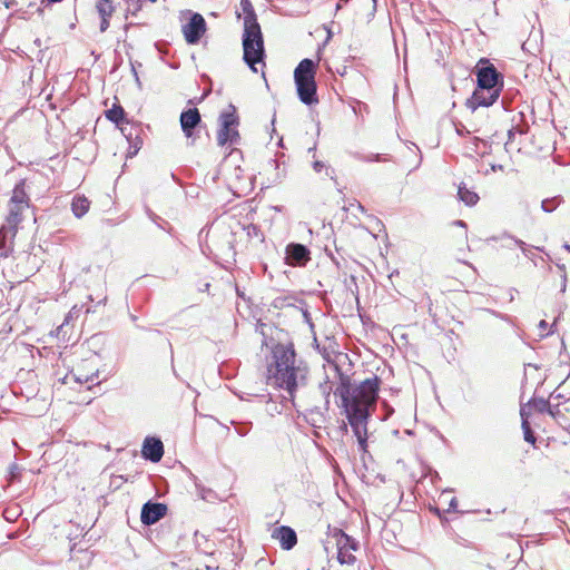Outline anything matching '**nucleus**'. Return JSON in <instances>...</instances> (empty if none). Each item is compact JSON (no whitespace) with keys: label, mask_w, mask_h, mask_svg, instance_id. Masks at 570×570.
<instances>
[{"label":"nucleus","mask_w":570,"mask_h":570,"mask_svg":"<svg viewBox=\"0 0 570 570\" xmlns=\"http://www.w3.org/2000/svg\"><path fill=\"white\" fill-rule=\"evenodd\" d=\"M3 4H4V7H6L7 9H9V8H11V6L13 4V1H8V0H6V1H3Z\"/></svg>","instance_id":"nucleus-46"},{"label":"nucleus","mask_w":570,"mask_h":570,"mask_svg":"<svg viewBox=\"0 0 570 570\" xmlns=\"http://www.w3.org/2000/svg\"><path fill=\"white\" fill-rule=\"evenodd\" d=\"M539 328L541 331H546L548 328V323L544 320L540 321Z\"/></svg>","instance_id":"nucleus-39"},{"label":"nucleus","mask_w":570,"mask_h":570,"mask_svg":"<svg viewBox=\"0 0 570 570\" xmlns=\"http://www.w3.org/2000/svg\"><path fill=\"white\" fill-rule=\"evenodd\" d=\"M167 513V505L160 502H146L141 508L140 520L145 525H151L163 519Z\"/></svg>","instance_id":"nucleus-10"},{"label":"nucleus","mask_w":570,"mask_h":570,"mask_svg":"<svg viewBox=\"0 0 570 570\" xmlns=\"http://www.w3.org/2000/svg\"><path fill=\"white\" fill-rule=\"evenodd\" d=\"M22 469L18 464H12L9 469L8 481L9 483L14 482L21 475Z\"/></svg>","instance_id":"nucleus-27"},{"label":"nucleus","mask_w":570,"mask_h":570,"mask_svg":"<svg viewBox=\"0 0 570 570\" xmlns=\"http://www.w3.org/2000/svg\"><path fill=\"white\" fill-rule=\"evenodd\" d=\"M508 137H509V140L505 142V147L509 145V141L514 137V131L513 129H510L508 131Z\"/></svg>","instance_id":"nucleus-41"},{"label":"nucleus","mask_w":570,"mask_h":570,"mask_svg":"<svg viewBox=\"0 0 570 570\" xmlns=\"http://www.w3.org/2000/svg\"><path fill=\"white\" fill-rule=\"evenodd\" d=\"M520 415L522 419V430H523V434H524V440L531 444H534L535 438L530 428V423L528 421V414L525 413V410L523 407H521Z\"/></svg>","instance_id":"nucleus-21"},{"label":"nucleus","mask_w":570,"mask_h":570,"mask_svg":"<svg viewBox=\"0 0 570 570\" xmlns=\"http://www.w3.org/2000/svg\"><path fill=\"white\" fill-rule=\"evenodd\" d=\"M76 380L82 382V379L80 376H77Z\"/></svg>","instance_id":"nucleus-54"},{"label":"nucleus","mask_w":570,"mask_h":570,"mask_svg":"<svg viewBox=\"0 0 570 570\" xmlns=\"http://www.w3.org/2000/svg\"><path fill=\"white\" fill-rule=\"evenodd\" d=\"M82 311V306L78 307V306H73L69 313L66 315L65 317V321L63 323L58 327V333L57 335H61L63 338L65 336L68 334V327H69V323L73 320V318H78L80 313Z\"/></svg>","instance_id":"nucleus-18"},{"label":"nucleus","mask_w":570,"mask_h":570,"mask_svg":"<svg viewBox=\"0 0 570 570\" xmlns=\"http://www.w3.org/2000/svg\"><path fill=\"white\" fill-rule=\"evenodd\" d=\"M101 18V21H100V31L101 32H105L108 28H109V18L110 17H100Z\"/></svg>","instance_id":"nucleus-33"},{"label":"nucleus","mask_w":570,"mask_h":570,"mask_svg":"<svg viewBox=\"0 0 570 570\" xmlns=\"http://www.w3.org/2000/svg\"><path fill=\"white\" fill-rule=\"evenodd\" d=\"M170 355H171V361L174 360V352H173V348L170 347Z\"/></svg>","instance_id":"nucleus-52"},{"label":"nucleus","mask_w":570,"mask_h":570,"mask_svg":"<svg viewBox=\"0 0 570 570\" xmlns=\"http://www.w3.org/2000/svg\"><path fill=\"white\" fill-rule=\"evenodd\" d=\"M233 424L235 425V431L238 435L240 436H245L249 433L250 431V423H235L233 422Z\"/></svg>","instance_id":"nucleus-28"},{"label":"nucleus","mask_w":570,"mask_h":570,"mask_svg":"<svg viewBox=\"0 0 570 570\" xmlns=\"http://www.w3.org/2000/svg\"><path fill=\"white\" fill-rule=\"evenodd\" d=\"M11 233L12 236L16 234V229L14 228H9V225L7 226H2L0 228V247H3L4 246V239L7 237V235Z\"/></svg>","instance_id":"nucleus-29"},{"label":"nucleus","mask_w":570,"mask_h":570,"mask_svg":"<svg viewBox=\"0 0 570 570\" xmlns=\"http://www.w3.org/2000/svg\"><path fill=\"white\" fill-rule=\"evenodd\" d=\"M550 404H551L550 400H544V399H533L530 402V405H532L534 407V410L539 413H549Z\"/></svg>","instance_id":"nucleus-25"},{"label":"nucleus","mask_w":570,"mask_h":570,"mask_svg":"<svg viewBox=\"0 0 570 570\" xmlns=\"http://www.w3.org/2000/svg\"><path fill=\"white\" fill-rule=\"evenodd\" d=\"M507 237L509 239L513 240L514 244H517L521 248V250L524 254V256L530 257V250L528 248V245L523 240L517 239V238H514L512 236H509V235H507Z\"/></svg>","instance_id":"nucleus-30"},{"label":"nucleus","mask_w":570,"mask_h":570,"mask_svg":"<svg viewBox=\"0 0 570 570\" xmlns=\"http://www.w3.org/2000/svg\"><path fill=\"white\" fill-rule=\"evenodd\" d=\"M340 9H341V4H340V3H337V4H336V10H340Z\"/></svg>","instance_id":"nucleus-55"},{"label":"nucleus","mask_w":570,"mask_h":570,"mask_svg":"<svg viewBox=\"0 0 570 570\" xmlns=\"http://www.w3.org/2000/svg\"><path fill=\"white\" fill-rule=\"evenodd\" d=\"M244 11V33H243V59L253 72H257V65L265 66V48L261 26L256 13L249 0H240Z\"/></svg>","instance_id":"nucleus-3"},{"label":"nucleus","mask_w":570,"mask_h":570,"mask_svg":"<svg viewBox=\"0 0 570 570\" xmlns=\"http://www.w3.org/2000/svg\"><path fill=\"white\" fill-rule=\"evenodd\" d=\"M141 454L153 463L159 462L164 455V444L160 439L147 436L142 443Z\"/></svg>","instance_id":"nucleus-12"},{"label":"nucleus","mask_w":570,"mask_h":570,"mask_svg":"<svg viewBox=\"0 0 570 570\" xmlns=\"http://www.w3.org/2000/svg\"><path fill=\"white\" fill-rule=\"evenodd\" d=\"M90 207V202L87 197L77 195L71 203V210L77 218H81Z\"/></svg>","instance_id":"nucleus-16"},{"label":"nucleus","mask_w":570,"mask_h":570,"mask_svg":"<svg viewBox=\"0 0 570 570\" xmlns=\"http://www.w3.org/2000/svg\"><path fill=\"white\" fill-rule=\"evenodd\" d=\"M244 230L246 232V234L249 238L256 237V238H261L263 240V234L258 226H256L254 224H248V225L244 226Z\"/></svg>","instance_id":"nucleus-26"},{"label":"nucleus","mask_w":570,"mask_h":570,"mask_svg":"<svg viewBox=\"0 0 570 570\" xmlns=\"http://www.w3.org/2000/svg\"><path fill=\"white\" fill-rule=\"evenodd\" d=\"M458 197L466 206H474L479 202V195L475 191L468 189L465 185L459 186Z\"/></svg>","instance_id":"nucleus-17"},{"label":"nucleus","mask_w":570,"mask_h":570,"mask_svg":"<svg viewBox=\"0 0 570 570\" xmlns=\"http://www.w3.org/2000/svg\"><path fill=\"white\" fill-rule=\"evenodd\" d=\"M355 157L362 161H380L381 160V156L379 154H370V155H355Z\"/></svg>","instance_id":"nucleus-31"},{"label":"nucleus","mask_w":570,"mask_h":570,"mask_svg":"<svg viewBox=\"0 0 570 570\" xmlns=\"http://www.w3.org/2000/svg\"><path fill=\"white\" fill-rule=\"evenodd\" d=\"M173 372H174V375H175L176 377H178V374H177V372H176V370H175L174 367H173Z\"/></svg>","instance_id":"nucleus-53"},{"label":"nucleus","mask_w":570,"mask_h":570,"mask_svg":"<svg viewBox=\"0 0 570 570\" xmlns=\"http://www.w3.org/2000/svg\"><path fill=\"white\" fill-rule=\"evenodd\" d=\"M309 249L298 243H291L286 247V263L292 266H305L311 259Z\"/></svg>","instance_id":"nucleus-11"},{"label":"nucleus","mask_w":570,"mask_h":570,"mask_svg":"<svg viewBox=\"0 0 570 570\" xmlns=\"http://www.w3.org/2000/svg\"><path fill=\"white\" fill-rule=\"evenodd\" d=\"M29 209L30 198L26 191V181L21 180L14 186L9 200V214L7 217L9 228L17 229L18 224L21 223L24 217V213Z\"/></svg>","instance_id":"nucleus-7"},{"label":"nucleus","mask_w":570,"mask_h":570,"mask_svg":"<svg viewBox=\"0 0 570 570\" xmlns=\"http://www.w3.org/2000/svg\"><path fill=\"white\" fill-rule=\"evenodd\" d=\"M456 508H458V500H456V498H452L450 501L448 511L455 512Z\"/></svg>","instance_id":"nucleus-37"},{"label":"nucleus","mask_w":570,"mask_h":570,"mask_svg":"<svg viewBox=\"0 0 570 570\" xmlns=\"http://www.w3.org/2000/svg\"><path fill=\"white\" fill-rule=\"evenodd\" d=\"M106 301H107V297H104L99 303L105 304V303H106Z\"/></svg>","instance_id":"nucleus-51"},{"label":"nucleus","mask_w":570,"mask_h":570,"mask_svg":"<svg viewBox=\"0 0 570 570\" xmlns=\"http://www.w3.org/2000/svg\"><path fill=\"white\" fill-rule=\"evenodd\" d=\"M478 87L468 99L466 107L474 112L479 107L492 106L500 97L503 79L497 68L488 60L481 59L476 67Z\"/></svg>","instance_id":"nucleus-4"},{"label":"nucleus","mask_w":570,"mask_h":570,"mask_svg":"<svg viewBox=\"0 0 570 570\" xmlns=\"http://www.w3.org/2000/svg\"><path fill=\"white\" fill-rule=\"evenodd\" d=\"M308 373L307 363L297 356L293 343H277L272 347V356L267 363V380L286 391L289 400L295 399L296 392L306 386Z\"/></svg>","instance_id":"nucleus-2"},{"label":"nucleus","mask_w":570,"mask_h":570,"mask_svg":"<svg viewBox=\"0 0 570 570\" xmlns=\"http://www.w3.org/2000/svg\"><path fill=\"white\" fill-rule=\"evenodd\" d=\"M71 561L80 560V568H83L85 566H89L92 560V552L88 551L87 549H79L71 548Z\"/></svg>","instance_id":"nucleus-19"},{"label":"nucleus","mask_w":570,"mask_h":570,"mask_svg":"<svg viewBox=\"0 0 570 570\" xmlns=\"http://www.w3.org/2000/svg\"><path fill=\"white\" fill-rule=\"evenodd\" d=\"M334 371L340 380L335 390L328 380L320 384V390L325 396L326 403H328L332 392L340 396L348 424L356 436L358 450L366 453L367 424L372 412L376 409L381 380L373 375L352 389L350 376L344 374L338 365H334Z\"/></svg>","instance_id":"nucleus-1"},{"label":"nucleus","mask_w":570,"mask_h":570,"mask_svg":"<svg viewBox=\"0 0 570 570\" xmlns=\"http://www.w3.org/2000/svg\"><path fill=\"white\" fill-rule=\"evenodd\" d=\"M382 405L384 406V409H385V411H386V415H385V417H384V420H386L389 416H391V415L393 414L394 410H393V407H392V406H390V405L387 404V402H385V401L382 403Z\"/></svg>","instance_id":"nucleus-36"},{"label":"nucleus","mask_w":570,"mask_h":570,"mask_svg":"<svg viewBox=\"0 0 570 570\" xmlns=\"http://www.w3.org/2000/svg\"><path fill=\"white\" fill-rule=\"evenodd\" d=\"M272 538L279 541L281 547L284 550L293 549L297 543L296 532L287 525H282L274 529Z\"/></svg>","instance_id":"nucleus-14"},{"label":"nucleus","mask_w":570,"mask_h":570,"mask_svg":"<svg viewBox=\"0 0 570 570\" xmlns=\"http://www.w3.org/2000/svg\"><path fill=\"white\" fill-rule=\"evenodd\" d=\"M206 31V21L200 13H193L190 20L183 27L185 39L188 43H197Z\"/></svg>","instance_id":"nucleus-9"},{"label":"nucleus","mask_w":570,"mask_h":570,"mask_svg":"<svg viewBox=\"0 0 570 570\" xmlns=\"http://www.w3.org/2000/svg\"><path fill=\"white\" fill-rule=\"evenodd\" d=\"M121 134L127 138L128 142L130 144V149L134 150L130 151L131 155L137 154V151L141 148L142 141L139 138V127H136L129 122L122 124L120 127Z\"/></svg>","instance_id":"nucleus-15"},{"label":"nucleus","mask_w":570,"mask_h":570,"mask_svg":"<svg viewBox=\"0 0 570 570\" xmlns=\"http://www.w3.org/2000/svg\"><path fill=\"white\" fill-rule=\"evenodd\" d=\"M562 283H560L561 292L564 293L567 288V274L561 275Z\"/></svg>","instance_id":"nucleus-38"},{"label":"nucleus","mask_w":570,"mask_h":570,"mask_svg":"<svg viewBox=\"0 0 570 570\" xmlns=\"http://www.w3.org/2000/svg\"><path fill=\"white\" fill-rule=\"evenodd\" d=\"M96 379H98V373H95L91 376H87L83 381L85 382H94Z\"/></svg>","instance_id":"nucleus-40"},{"label":"nucleus","mask_w":570,"mask_h":570,"mask_svg":"<svg viewBox=\"0 0 570 570\" xmlns=\"http://www.w3.org/2000/svg\"><path fill=\"white\" fill-rule=\"evenodd\" d=\"M563 248H564L566 250L570 252V244L564 243V244H563Z\"/></svg>","instance_id":"nucleus-47"},{"label":"nucleus","mask_w":570,"mask_h":570,"mask_svg":"<svg viewBox=\"0 0 570 570\" xmlns=\"http://www.w3.org/2000/svg\"><path fill=\"white\" fill-rule=\"evenodd\" d=\"M563 411H569V407H562V402L551 403L548 414L556 421H559L560 419H566Z\"/></svg>","instance_id":"nucleus-23"},{"label":"nucleus","mask_w":570,"mask_h":570,"mask_svg":"<svg viewBox=\"0 0 570 570\" xmlns=\"http://www.w3.org/2000/svg\"><path fill=\"white\" fill-rule=\"evenodd\" d=\"M492 169H493V170H497V169L502 170V169H503V167H502L501 165H499V166H492Z\"/></svg>","instance_id":"nucleus-48"},{"label":"nucleus","mask_w":570,"mask_h":570,"mask_svg":"<svg viewBox=\"0 0 570 570\" xmlns=\"http://www.w3.org/2000/svg\"><path fill=\"white\" fill-rule=\"evenodd\" d=\"M132 72H134V75H135L136 82L138 83V86H140L141 83H140V80H139L138 73H137V71H136V69H135V67H134V66H132Z\"/></svg>","instance_id":"nucleus-43"},{"label":"nucleus","mask_w":570,"mask_h":570,"mask_svg":"<svg viewBox=\"0 0 570 570\" xmlns=\"http://www.w3.org/2000/svg\"><path fill=\"white\" fill-rule=\"evenodd\" d=\"M237 126L238 117L236 109L233 105H229L228 109L224 110L219 116V130L217 134V142L219 146L237 144L239 140V134L236 129Z\"/></svg>","instance_id":"nucleus-8"},{"label":"nucleus","mask_w":570,"mask_h":570,"mask_svg":"<svg viewBox=\"0 0 570 570\" xmlns=\"http://www.w3.org/2000/svg\"><path fill=\"white\" fill-rule=\"evenodd\" d=\"M180 127L187 138L194 139V130L200 124L202 117L197 108H189L180 114Z\"/></svg>","instance_id":"nucleus-13"},{"label":"nucleus","mask_w":570,"mask_h":570,"mask_svg":"<svg viewBox=\"0 0 570 570\" xmlns=\"http://www.w3.org/2000/svg\"><path fill=\"white\" fill-rule=\"evenodd\" d=\"M315 75L316 63L308 58L303 59L294 70L297 96L307 106L318 102Z\"/></svg>","instance_id":"nucleus-5"},{"label":"nucleus","mask_w":570,"mask_h":570,"mask_svg":"<svg viewBox=\"0 0 570 570\" xmlns=\"http://www.w3.org/2000/svg\"><path fill=\"white\" fill-rule=\"evenodd\" d=\"M557 267L562 272V274H567L566 273V265L564 264L557 263Z\"/></svg>","instance_id":"nucleus-44"},{"label":"nucleus","mask_w":570,"mask_h":570,"mask_svg":"<svg viewBox=\"0 0 570 570\" xmlns=\"http://www.w3.org/2000/svg\"><path fill=\"white\" fill-rule=\"evenodd\" d=\"M325 168V164L321 160H315L313 163V169L316 171V173H321L323 169Z\"/></svg>","instance_id":"nucleus-34"},{"label":"nucleus","mask_w":570,"mask_h":570,"mask_svg":"<svg viewBox=\"0 0 570 570\" xmlns=\"http://www.w3.org/2000/svg\"><path fill=\"white\" fill-rule=\"evenodd\" d=\"M561 204V198L559 196L543 199L541 203V208L546 213H552L559 205Z\"/></svg>","instance_id":"nucleus-24"},{"label":"nucleus","mask_w":570,"mask_h":570,"mask_svg":"<svg viewBox=\"0 0 570 570\" xmlns=\"http://www.w3.org/2000/svg\"><path fill=\"white\" fill-rule=\"evenodd\" d=\"M454 224L458 225V226H461L463 228H466V224L463 220H455Z\"/></svg>","instance_id":"nucleus-45"},{"label":"nucleus","mask_w":570,"mask_h":570,"mask_svg":"<svg viewBox=\"0 0 570 570\" xmlns=\"http://www.w3.org/2000/svg\"><path fill=\"white\" fill-rule=\"evenodd\" d=\"M130 318L136 322L137 321V316L136 315H130Z\"/></svg>","instance_id":"nucleus-50"},{"label":"nucleus","mask_w":570,"mask_h":570,"mask_svg":"<svg viewBox=\"0 0 570 570\" xmlns=\"http://www.w3.org/2000/svg\"><path fill=\"white\" fill-rule=\"evenodd\" d=\"M138 7H135V9L132 10V13H135V11H138Z\"/></svg>","instance_id":"nucleus-56"},{"label":"nucleus","mask_w":570,"mask_h":570,"mask_svg":"<svg viewBox=\"0 0 570 570\" xmlns=\"http://www.w3.org/2000/svg\"><path fill=\"white\" fill-rule=\"evenodd\" d=\"M148 215L150 217V219H153L155 223H157V219H160V217H158L156 214H154L153 212H148Z\"/></svg>","instance_id":"nucleus-42"},{"label":"nucleus","mask_w":570,"mask_h":570,"mask_svg":"<svg viewBox=\"0 0 570 570\" xmlns=\"http://www.w3.org/2000/svg\"><path fill=\"white\" fill-rule=\"evenodd\" d=\"M334 541L337 549V560L342 564H354L356 561L353 551H356L360 547L358 541L346 534L342 529L328 525L327 540L324 542V548L328 551L327 544Z\"/></svg>","instance_id":"nucleus-6"},{"label":"nucleus","mask_w":570,"mask_h":570,"mask_svg":"<svg viewBox=\"0 0 570 570\" xmlns=\"http://www.w3.org/2000/svg\"><path fill=\"white\" fill-rule=\"evenodd\" d=\"M106 117L120 127L124 124L125 110L121 106L114 105L112 108L106 111Z\"/></svg>","instance_id":"nucleus-20"},{"label":"nucleus","mask_w":570,"mask_h":570,"mask_svg":"<svg viewBox=\"0 0 570 570\" xmlns=\"http://www.w3.org/2000/svg\"><path fill=\"white\" fill-rule=\"evenodd\" d=\"M96 9L100 17H111L115 11L111 0H97Z\"/></svg>","instance_id":"nucleus-22"},{"label":"nucleus","mask_w":570,"mask_h":570,"mask_svg":"<svg viewBox=\"0 0 570 570\" xmlns=\"http://www.w3.org/2000/svg\"><path fill=\"white\" fill-rule=\"evenodd\" d=\"M472 131H478V129H476V128H473V129H472ZM456 132H458L460 136H465V135H468V134H470V132H471V129L466 128V126H465V125L460 124V125H458V126H456Z\"/></svg>","instance_id":"nucleus-32"},{"label":"nucleus","mask_w":570,"mask_h":570,"mask_svg":"<svg viewBox=\"0 0 570 570\" xmlns=\"http://www.w3.org/2000/svg\"><path fill=\"white\" fill-rule=\"evenodd\" d=\"M549 400H550V402H551V403L561 402V400H563V395H562V394H560V393H558V394H557L556 392H553V393L550 395V399H549Z\"/></svg>","instance_id":"nucleus-35"},{"label":"nucleus","mask_w":570,"mask_h":570,"mask_svg":"<svg viewBox=\"0 0 570 570\" xmlns=\"http://www.w3.org/2000/svg\"><path fill=\"white\" fill-rule=\"evenodd\" d=\"M94 312H95V311H94V309H91L90 307H87V308H86V313H87V314H88V313H94Z\"/></svg>","instance_id":"nucleus-49"}]
</instances>
